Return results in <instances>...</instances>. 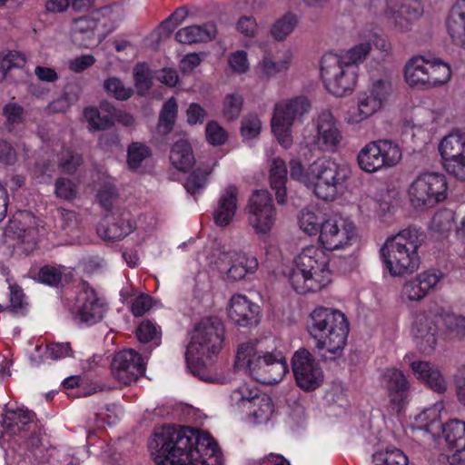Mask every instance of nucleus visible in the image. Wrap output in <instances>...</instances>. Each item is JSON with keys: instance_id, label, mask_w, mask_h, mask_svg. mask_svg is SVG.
<instances>
[{"instance_id": "obj_1", "label": "nucleus", "mask_w": 465, "mask_h": 465, "mask_svg": "<svg viewBox=\"0 0 465 465\" xmlns=\"http://www.w3.org/2000/svg\"><path fill=\"white\" fill-rule=\"evenodd\" d=\"M149 448L158 465H223L222 453L206 431L163 426Z\"/></svg>"}, {"instance_id": "obj_2", "label": "nucleus", "mask_w": 465, "mask_h": 465, "mask_svg": "<svg viewBox=\"0 0 465 465\" xmlns=\"http://www.w3.org/2000/svg\"><path fill=\"white\" fill-rule=\"evenodd\" d=\"M275 343L274 339L269 338L241 344L236 353V368L264 384L281 381L288 372V364Z\"/></svg>"}, {"instance_id": "obj_3", "label": "nucleus", "mask_w": 465, "mask_h": 465, "mask_svg": "<svg viewBox=\"0 0 465 465\" xmlns=\"http://www.w3.org/2000/svg\"><path fill=\"white\" fill-rule=\"evenodd\" d=\"M223 325L217 318H205L190 333L185 360L192 373L208 382L223 383V378L206 372L213 358L220 352L223 342Z\"/></svg>"}, {"instance_id": "obj_4", "label": "nucleus", "mask_w": 465, "mask_h": 465, "mask_svg": "<svg viewBox=\"0 0 465 465\" xmlns=\"http://www.w3.org/2000/svg\"><path fill=\"white\" fill-rule=\"evenodd\" d=\"M423 242L421 232L407 228L386 239L380 249L384 269L392 277H404L415 272L420 264L419 249Z\"/></svg>"}, {"instance_id": "obj_5", "label": "nucleus", "mask_w": 465, "mask_h": 465, "mask_svg": "<svg viewBox=\"0 0 465 465\" xmlns=\"http://www.w3.org/2000/svg\"><path fill=\"white\" fill-rule=\"evenodd\" d=\"M289 281L296 292H316L331 281L330 258L323 248L309 245L302 248L293 260Z\"/></svg>"}, {"instance_id": "obj_6", "label": "nucleus", "mask_w": 465, "mask_h": 465, "mask_svg": "<svg viewBox=\"0 0 465 465\" xmlns=\"http://www.w3.org/2000/svg\"><path fill=\"white\" fill-rule=\"evenodd\" d=\"M307 330L318 349H325L334 357L341 355L350 331L343 312L329 307L315 308L309 315Z\"/></svg>"}, {"instance_id": "obj_7", "label": "nucleus", "mask_w": 465, "mask_h": 465, "mask_svg": "<svg viewBox=\"0 0 465 465\" xmlns=\"http://www.w3.org/2000/svg\"><path fill=\"white\" fill-rule=\"evenodd\" d=\"M311 175L309 189L317 198L331 202L343 193L351 169L333 157H321L311 163Z\"/></svg>"}, {"instance_id": "obj_8", "label": "nucleus", "mask_w": 465, "mask_h": 465, "mask_svg": "<svg viewBox=\"0 0 465 465\" xmlns=\"http://www.w3.org/2000/svg\"><path fill=\"white\" fill-rule=\"evenodd\" d=\"M393 92V79L389 72L372 75L368 89L360 92L356 97V106L346 113L344 121L350 125L359 124L380 112Z\"/></svg>"}, {"instance_id": "obj_9", "label": "nucleus", "mask_w": 465, "mask_h": 465, "mask_svg": "<svg viewBox=\"0 0 465 465\" xmlns=\"http://www.w3.org/2000/svg\"><path fill=\"white\" fill-rule=\"evenodd\" d=\"M450 77L449 64L437 57L416 55L409 59L404 66V80L412 88H438L446 84Z\"/></svg>"}, {"instance_id": "obj_10", "label": "nucleus", "mask_w": 465, "mask_h": 465, "mask_svg": "<svg viewBox=\"0 0 465 465\" xmlns=\"http://www.w3.org/2000/svg\"><path fill=\"white\" fill-rule=\"evenodd\" d=\"M3 426L10 434H25L27 447L25 458L29 465H38L47 460L46 450L42 444L40 432L36 431L37 424L35 422V414L32 411L6 408Z\"/></svg>"}, {"instance_id": "obj_11", "label": "nucleus", "mask_w": 465, "mask_h": 465, "mask_svg": "<svg viewBox=\"0 0 465 465\" xmlns=\"http://www.w3.org/2000/svg\"><path fill=\"white\" fill-rule=\"evenodd\" d=\"M311 108V101L305 95L286 98L274 105L271 121L272 131L283 148H290L293 143L294 122L302 120Z\"/></svg>"}, {"instance_id": "obj_12", "label": "nucleus", "mask_w": 465, "mask_h": 465, "mask_svg": "<svg viewBox=\"0 0 465 465\" xmlns=\"http://www.w3.org/2000/svg\"><path fill=\"white\" fill-rule=\"evenodd\" d=\"M407 194L410 203L414 209L433 208L448 197L447 178L440 173H423L411 183Z\"/></svg>"}, {"instance_id": "obj_13", "label": "nucleus", "mask_w": 465, "mask_h": 465, "mask_svg": "<svg viewBox=\"0 0 465 465\" xmlns=\"http://www.w3.org/2000/svg\"><path fill=\"white\" fill-rule=\"evenodd\" d=\"M321 79L329 93L342 97L353 92L358 70L340 58L338 54L328 53L321 60Z\"/></svg>"}, {"instance_id": "obj_14", "label": "nucleus", "mask_w": 465, "mask_h": 465, "mask_svg": "<svg viewBox=\"0 0 465 465\" xmlns=\"http://www.w3.org/2000/svg\"><path fill=\"white\" fill-rule=\"evenodd\" d=\"M313 134L303 136L305 146L311 151L336 153L343 142L338 120L330 110H323L312 120Z\"/></svg>"}, {"instance_id": "obj_15", "label": "nucleus", "mask_w": 465, "mask_h": 465, "mask_svg": "<svg viewBox=\"0 0 465 465\" xmlns=\"http://www.w3.org/2000/svg\"><path fill=\"white\" fill-rule=\"evenodd\" d=\"M402 159L400 144L391 139H379L367 143L358 153L357 162L366 173L392 168Z\"/></svg>"}, {"instance_id": "obj_16", "label": "nucleus", "mask_w": 465, "mask_h": 465, "mask_svg": "<svg viewBox=\"0 0 465 465\" xmlns=\"http://www.w3.org/2000/svg\"><path fill=\"white\" fill-rule=\"evenodd\" d=\"M248 223L259 236L269 235L276 223L277 212L266 190H257L247 204Z\"/></svg>"}, {"instance_id": "obj_17", "label": "nucleus", "mask_w": 465, "mask_h": 465, "mask_svg": "<svg viewBox=\"0 0 465 465\" xmlns=\"http://www.w3.org/2000/svg\"><path fill=\"white\" fill-rule=\"evenodd\" d=\"M354 237L353 223L341 216H334L326 219L322 224L319 242L323 249L335 251L351 245Z\"/></svg>"}, {"instance_id": "obj_18", "label": "nucleus", "mask_w": 465, "mask_h": 465, "mask_svg": "<svg viewBox=\"0 0 465 465\" xmlns=\"http://www.w3.org/2000/svg\"><path fill=\"white\" fill-rule=\"evenodd\" d=\"M292 366L297 385L303 391H314L323 381L324 375L319 362L309 351L300 349L292 356Z\"/></svg>"}, {"instance_id": "obj_19", "label": "nucleus", "mask_w": 465, "mask_h": 465, "mask_svg": "<svg viewBox=\"0 0 465 465\" xmlns=\"http://www.w3.org/2000/svg\"><path fill=\"white\" fill-rule=\"evenodd\" d=\"M110 13V8L104 7L93 12L87 16H81L72 22L70 35L72 41L84 48L100 44L104 39V33L99 31L101 17Z\"/></svg>"}, {"instance_id": "obj_20", "label": "nucleus", "mask_w": 465, "mask_h": 465, "mask_svg": "<svg viewBox=\"0 0 465 465\" xmlns=\"http://www.w3.org/2000/svg\"><path fill=\"white\" fill-rule=\"evenodd\" d=\"M220 271L224 272L228 282H238L243 280L247 275L253 274L259 267L255 256L240 251L229 250L223 252L219 257Z\"/></svg>"}, {"instance_id": "obj_21", "label": "nucleus", "mask_w": 465, "mask_h": 465, "mask_svg": "<svg viewBox=\"0 0 465 465\" xmlns=\"http://www.w3.org/2000/svg\"><path fill=\"white\" fill-rule=\"evenodd\" d=\"M75 311L80 322L94 324L104 318L106 307L103 297L87 282H82L76 296Z\"/></svg>"}, {"instance_id": "obj_22", "label": "nucleus", "mask_w": 465, "mask_h": 465, "mask_svg": "<svg viewBox=\"0 0 465 465\" xmlns=\"http://www.w3.org/2000/svg\"><path fill=\"white\" fill-rule=\"evenodd\" d=\"M111 367L114 377L124 385L135 381L145 371L143 359L133 349L117 352Z\"/></svg>"}, {"instance_id": "obj_23", "label": "nucleus", "mask_w": 465, "mask_h": 465, "mask_svg": "<svg viewBox=\"0 0 465 465\" xmlns=\"http://www.w3.org/2000/svg\"><path fill=\"white\" fill-rule=\"evenodd\" d=\"M404 361L420 382L438 393L447 391L448 381L438 365L428 361L414 360L411 354H406Z\"/></svg>"}, {"instance_id": "obj_24", "label": "nucleus", "mask_w": 465, "mask_h": 465, "mask_svg": "<svg viewBox=\"0 0 465 465\" xmlns=\"http://www.w3.org/2000/svg\"><path fill=\"white\" fill-rule=\"evenodd\" d=\"M441 279L442 273L439 271L422 272L403 284L401 297L403 301L420 302L436 288Z\"/></svg>"}, {"instance_id": "obj_25", "label": "nucleus", "mask_w": 465, "mask_h": 465, "mask_svg": "<svg viewBox=\"0 0 465 465\" xmlns=\"http://www.w3.org/2000/svg\"><path fill=\"white\" fill-rule=\"evenodd\" d=\"M442 436L447 448L452 450L448 456L450 465L465 461V421L452 419L441 426Z\"/></svg>"}, {"instance_id": "obj_26", "label": "nucleus", "mask_w": 465, "mask_h": 465, "mask_svg": "<svg viewBox=\"0 0 465 465\" xmlns=\"http://www.w3.org/2000/svg\"><path fill=\"white\" fill-rule=\"evenodd\" d=\"M382 381L394 411L399 412L407 401L410 384L406 375L399 369H387Z\"/></svg>"}, {"instance_id": "obj_27", "label": "nucleus", "mask_w": 465, "mask_h": 465, "mask_svg": "<svg viewBox=\"0 0 465 465\" xmlns=\"http://www.w3.org/2000/svg\"><path fill=\"white\" fill-rule=\"evenodd\" d=\"M227 314L236 325L252 326L259 322L260 307L245 295L234 294L229 300Z\"/></svg>"}, {"instance_id": "obj_28", "label": "nucleus", "mask_w": 465, "mask_h": 465, "mask_svg": "<svg viewBox=\"0 0 465 465\" xmlns=\"http://www.w3.org/2000/svg\"><path fill=\"white\" fill-rule=\"evenodd\" d=\"M411 333L417 349L430 355L438 343L439 331L434 320L426 315H418L412 324Z\"/></svg>"}, {"instance_id": "obj_29", "label": "nucleus", "mask_w": 465, "mask_h": 465, "mask_svg": "<svg viewBox=\"0 0 465 465\" xmlns=\"http://www.w3.org/2000/svg\"><path fill=\"white\" fill-rule=\"evenodd\" d=\"M238 209V189L229 184L223 188L213 212L214 223L219 227H227L233 221Z\"/></svg>"}, {"instance_id": "obj_30", "label": "nucleus", "mask_w": 465, "mask_h": 465, "mask_svg": "<svg viewBox=\"0 0 465 465\" xmlns=\"http://www.w3.org/2000/svg\"><path fill=\"white\" fill-rule=\"evenodd\" d=\"M5 233L13 234L22 242L35 244L38 233L37 220L31 213L20 211L10 220Z\"/></svg>"}, {"instance_id": "obj_31", "label": "nucleus", "mask_w": 465, "mask_h": 465, "mask_svg": "<svg viewBox=\"0 0 465 465\" xmlns=\"http://www.w3.org/2000/svg\"><path fill=\"white\" fill-rule=\"evenodd\" d=\"M134 230V223L124 215H107L97 228L98 235L104 241L114 242L124 239Z\"/></svg>"}, {"instance_id": "obj_32", "label": "nucleus", "mask_w": 465, "mask_h": 465, "mask_svg": "<svg viewBox=\"0 0 465 465\" xmlns=\"http://www.w3.org/2000/svg\"><path fill=\"white\" fill-rule=\"evenodd\" d=\"M442 164L451 163L465 157V131L453 130L439 143Z\"/></svg>"}, {"instance_id": "obj_33", "label": "nucleus", "mask_w": 465, "mask_h": 465, "mask_svg": "<svg viewBox=\"0 0 465 465\" xmlns=\"http://www.w3.org/2000/svg\"><path fill=\"white\" fill-rule=\"evenodd\" d=\"M292 52L285 51L282 55L275 60L271 53H265L256 65L258 74L261 78L269 80L278 74L287 72L292 61Z\"/></svg>"}, {"instance_id": "obj_34", "label": "nucleus", "mask_w": 465, "mask_h": 465, "mask_svg": "<svg viewBox=\"0 0 465 465\" xmlns=\"http://www.w3.org/2000/svg\"><path fill=\"white\" fill-rule=\"evenodd\" d=\"M216 35V25L208 22L203 25H189L179 29L175 34V39L181 44L192 45L212 41Z\"/></svg>"}, {"instance_id": "obj_35", "label": "nucleus", "mask_w": 465, "mask_h": 465, "mask_svg": "<svg viewBox=\"0 0 465 465\" xmlns=\"http://www.w3.org/2000/svg\"><path fill=\"white\" fill-rule=\"evenodd\" d=\"M262 393L255 385L246 382L242 383L230 394V407L234 411L244 414Z\"/></svg>"}, {"instance_id": "obj_36", "label": "nucleus", "mask_w": 465, "mask_h": 465, "mask_svg": "<svg viewBox=\"0 0 465 465\" xmlns=\"http://www.w3.org/2000/svg\"><path fill=\"white\" fill-rule=\"evenodd\" d=\"M286 181L287 166L281 158H274L270 167V183L272 189L275 192L278 203L283 204L286 202Z\"/></svg>"}, {"instance_id": "obj_37", "label": "nucleus", "mask_w": 465, "mask_h": 465, "mask_svg": "<svg viewBox=\"0 0 465 465\" xmlns=\"http://www.w3.org/2000/svg\"><path fill=\"white\" fill-rule=\"evenodd\" d=\"M371 52V44L364 37V29H362L359 34V42L338 54V56L358 70V65L367 59Z\"/></svg>"}, {"instance_id": "obj_38", "label": "nucleus", "mask_w": 465, "mask_h": 465, "mask_svg": "<svg viewBox=\"0 0 465 465\" xmlns=\"http://www.w3.org/2000/svg\"><path fill=\"white\" fill-rule=\"evenodd\" d=\"M170 161L178 170L185 172L195 163L190 143L185 139H180L174 143L171 149Z\"/></svg>"}, {"instance_id": "obj_39", "label": "nucleus", "mask_w": 465, "mask_h": 465, "mask_svg": "<svg viewBox=\"0 0 465 465\" xmlns=\"http://www.w3.org/2000/svg\"><path fill=\"white\" fill-rule=\"evenodd\" d=\"M272 412L273 403L272 399L268 395L262 393L244 414L254 424H265L271 419Z\"/></svg>"}, {"instance_id": "obj_40", "label": "nucleus", "mask_w": 465, "mask_h": 465, "mask_svg": "<svg viewBox=\"0 0 465 465\" xmlns=\"http://www.w3.org/2000/svg\"><path fill=\"white\" fill-rule=\"evenodd\" d=\"M217 160L213 159L205 167H199L193 172L184 183V188L190 194H198L205 188L208 177L217 165Z\"/></svg>"}, {"instance_id": "obj_41", "label": "nucleus", "mask_w": 465, "mask_h": 465, "mask_svg": "<svg viewBox=\"0 0 465 465\" xmlns=\"http://www.w3.org/2000/svg\"><path fill=\"white\" fill-rule=\"evenodd\" d=\"M298 23L299 18L297 15L291 12L286 13L272 24L270 35L274 40L282 42L294 31Z\"/></svg>"}, {"instance_id": "obj_42", "label": "nucleus", "mask_w": 465, "mask_h": 465, "mask_svg": "<svg viewBox=\"0 0 465 465\" xmlns=\"http://www.w3.org/2000/svg\"><path fill=\"white\" fill-rule=\"evenodd\" d=\"M373 465H409L405 453L396 447L381 448L372 455Z\"/></svg>"}, {"instance_id": "obj_43", "label": "nucleus", "mask_w": 465, "mask_h": 465, "mask_svg": "<svg viewBox=\"0 0 465 465\" xmlns=\"http://www.w3.org/2000/svg\"><path fill=\"white\" fill-rule=\"evenodd\" d=\"M384 16L399 32H408L411 28L412 20L399 7L398 0H387Z\"/></svg>"}, {"instance_id": "obj_44", "label": "nucleus", "mask_w": 465, "mask_h": 465, "mask_svg": "<svg viewBox=\"0 0 465 465\" xmlns=\"http://www.w3.org/2000/svg\"><path fill=\"white\" fill-rule=\"evenodd\" d=\"M443 410L442 402H436L432 406L426 408L423 411H421L416 418L417 421L420 423V427H422L427 432L431 434H435L437 430L441 429L440 425V415Z\"/></svg>"}, {"instance_id": "obj_45", "label": "nucleus", "mask_w": 465, "mask_h": 465, "mask_svg": "<svg viewBox=\"0 0 465 465\" xmlns=\"http://www.w3.org/2000/svg\"><path fill=\"white\" fill-rule=\"evenodd\" d=\"M178 114L176 100L172 97L163 105L159 116L158 132L163 135L168 134L173 127Z\"/></svg>"}, {"instance_id": "obj_46", "label": "nucleus", "mask_w": 465, "mask_h": 465, "mask_svg": "<svg viewBox=\"0 0 465 465\" xmlns=\"http://www.w3.org/2000/svg\"><path fill=\"white\" fill-rule=\"evenodd\" d=\"M324 221L319 213L310 209H303L299 216L298 223L300 229L304 233L309 236H315L320 234V230Z\"/></svg>"}, {"instance_id": "obj_47", "label": "nucleus", "mask_w": 465, "mask_h": 465, "mask_svg": "<svg viewBox=\"0 0 465 465\" xmlns=\"http://www.w3.org/2000/svg\"><path fill=\"white\" fill-rule=\"evenodd\" d=\"M455 213L450 209L439 210L432 217L430 229L439 234L449 232L454 224Z\"/></svg>"}, {"instance_id": "obj_48", "label": "nucleus", "mask_w": 465, "mask_h": 465, "mask_svg": "<svg viewBox=\"0 0 465 465\" xmlns=\"http://www.w3.org/2000/svg\"><path fill=\"white\" fill-rule=\"evenodd\" d=\"M150 156L151 150L147 145L139 142L132 143L127 148L128 167L132 170H136Z\"/></svg>"}, {"instance_id": "obj_49", "label": "nucleus", "mask_w": 465, "mask_h": 465, "mask_svg": "<svg viewBox=\"0 0 465 465\" xmlns=\"http://www.w3.org/2000/svg\"><path fill=\"white\" fill-rule=\"evenodd\" d=\"M84 118L88 123L90 130H105L114 125L110 114L102 116L94 106H89L84 111Z\"/></svg>"}, {"instance_id": "obj_50", "label": "nucleus", "mask_w": 465, "mask_h": 465, "mask_svg": "<svg viewBox=\"0 0 465 465\" xmlns=\"http://www.w3.org/2000/svg\"><path fill=\"white\" fill-rule=\"evenodd\" d=\"M3 115L5 118V124L12 127L22 124L26 120L25 110L14 101H10L3 106Z\"/></svg>"}, {"instance_id": "obj_51", "label": "nucleus", "mask_w": 465, "mask_h": 465, "mask_svg": "<svg viewBox=\"0 0 465 465\" xmlns=\"http://www.w3.org/2000/svg\"><path fill=\"white\" fill-rule=\"evenodd\" d=\"M243 99L239 94H229L224 97L223 104V114L228 121H233L239 117L242 109Z\"/></svg>"}, {"instance_id": "obj_52", "label": "nucleus", "mask_w": 465, "mask_h": 465, "mask_svg": "<svg viewBox=\"0 0 465 465\" xmlns=\"http://www.w3.org/2000/svg\"><path fill=\"white\" fill-rule=\"evenodd\" d=\"M57 157L58 167L65 173H74L83 163L82 156L70 149L63 150Z\"/></svg>"}, {"instance_id": "obj_53", "label": "nucleus", "mask_w": 465, "mask_h": 465, "mask_svg": "<svg viewBox=\"0 0 465 465\" xmlns=\"http://www.w3.org/2000/svg\"><path fill=\"white\" fill-rule=\"evenodd\" d=\"M229 69L236 74H244L250 70L247 52L237 50L228 54Z\"/></svg>"}, {"instance_id": "obj_54", "label": "nucleus", "mask_w": 465, "mask_h": 465, "mask_svg": "<svg viewBox=\"0 0 465 465\" xmlns=\"http://www.w3.org/2000/svg\"><path fill=\"white\" fill-rule=\"evenodd\" d=\"M97 201L104 210L111 211L118 201L114 184L111 182L104 184L97 193Z\"/></svg>"}, {"instance_id": "obj_55", "label": "nucleus", "mask_w": 465, "mask_h": 465, "mask_svg": "<svg viewBox=\"0 0 465 465\" xmlns=\"http://www.w3.org/2000/svg\"><path fill=\"white\" fill-rule=\"evenodd\" d=\"M104 90L117 100H127L131 97L133 91L125 87L123 82L117 77H109L104 82Z\"/></svg>"}, {"instance_id": "obj_56", "label": "nucleus", "mask_w": 465, "mask_h": 465, "mask_svg": "<svg viewBox=\"0 0 465 465\" xmlns=\"http://www.w3.org/2000/svg\"><path fill=\"white\" fill-rule=\"evenodd\" d=\"M135 86L140 94H144L151 87L152 73L146 64H139L134 68Z\"/></svg>"}, {"instance_id": "obj_57", "label": "nucleus", "mask_w": 465, "mask_h": 465, "mask_svg": "<svg viewBox=\"0 0 465 465\" xmlns=\"http://www.w3.org/2000/svg\"><path fill=\"white\" fill-rule=\"evenodd\" d=\"M136 336L141 342L157 341L161 338V331L154 322L146 320L138 326Z\"/></svg>"}, {"instance_id": "obj_58", "label": "nucleus", "mask_w": 465, "mask_h": 465, "mask_svg": "<svg viewBox=\"0 0 465 465\" xmlns=\"http://www.w3.org/2000/svg\"><path fill=\"white\" fill-rule=\"evenodd\" d=\"M262 131V122L256 114H247L242 121L241 134L244 139H253Z\"/></svg>"}, {"instance_id": "obj_59", "label": "nucleus", "mask_w": 465, "mask_h": 465, "mask_svg": "<svg viewBox=\"0 0 465 465\" xmlns=\"http://www.w3.org/2000/svg\"><path fill=\"white\" fill-rule=\"evenodd\" d=\"M290 175L292 179L302 183L308 189L311 183V164L304 169L302 163L296 159L290 162Z\"/></svg>"}, {"instance_id": "obj_60", "label": "nucleus", "mask_w": 465, "mask_h": 465, "mask_svg": "<svg viewBox=\"0 0 465 465\" xmlns=\"http://www.w3.org/2000/svg\"><path fill=\"white\" fill-rule=\"evenodd\" d=\"M206 139L213 145H221L227 140L226 131L216 122H209L205 128Z\"/></svg>"}, {"instance_id": "obj_61", "label": "nucleus", "mask_w": 465, "mask_h": 465, "mask_svg": "<svg viewBox=\"0 0 465 465\" xmlns=\"http://www.w3.org/2000/svg\"><path fill=\"white\" fill-rule=\"evenodd\" d=\"M398 5L412 21H416L423 15L424 9L420 0H398Z\"/></svg>"}, {"instance_id": "obj_62", "label": "nucleus", "mask_w": 465, "mask_h": 465, "mask_svg": "<svg viewBox=\"0 0 465 465\" xmlns=\"http://www.w3.org/2000/svg\"><path fill=\"white\" fill-rule=\"evenodd\" d=\"M364 37L371 42V46L374 45L378 51L384 55H388L391 52V45L384 37L380 35L372 29L364 28Z\"/></svg>"}, {"instance_id": "obj_63", "label": "nucleus", "mask_w": 465, "mask_h": 465, "mask_svg": "<svg viewBox=\"0 0 465 465\" xmlns=\"http://www.w3.org/2000/svg\"><path fill=\"white\" fill-rule=\"evenodd\" d=\"M17 159V153L12 143L5 139H0V165H14Z\"/></svg>"}, {"instance_id": "obj_64", "label": "nucleus", "mask_w": 465, "mask_h": 465, "mask_svg": "<svg viewBox=\"0 0 465 465\" xmlns=\"http://www.w3.org/2000/svg\"><path fill=\"white\" fill-rule=\"evenodd\" d=\"M447 329L460 339L465 338V317L462 315H449L445 319Z\"/></svg>"}]
</instances>
